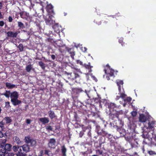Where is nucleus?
<instances>
[{
    "instance_id": "f257e3e1",
    "label": "nucleus",
    "mask_w": 156,
    "mask_h": 156,
    "mask_svg": "<svg viewBox=\"0 0 156 156\" xmlns=\"http://www.w3.org/2000/svg\"><path fill=\"white\" fill-rule=\"evenodd\" d=\"M24 140L26 144L20 146L21 149L19 153L17 154V156H25V154L30 151V146L34 147L37 145L36 140L31 138L29 136H25Z\"/></svg>"
},
{
    "instance_id": "f03ea898",
    "label": "nucleus",
    "mask_w": 156,
    "mask_h": 156,
    "mask_svg": "<svg viewBox=\"0 0 156 156\" xmlns=\"http://www.w3.org/2000/svg\"><path fill=\"white\" fill-rule=\"evenodd\" d=\"M12 149V145L10 144H6L4 148L0 150V156H6L7 151H10Z\"/></svg>"
},
{
    "instance_id": "7ed1b4c3",
    "label": "nucleus",
    "mask_w": 156,
    "mask_h": 156,
    "mask_svg": "<svg viewBox=\"0 0 156 156\" xmlns=\"http://www.w3.org/2000/svg\"><path fill=\"white\" fill-rule=\"evenodd\" d=\"M68 75L70 76V81H73V83H69V84L70 85H73L74 83L76 82V79L80 77L79 75L75 71H73V73H69V74H67Z\"/></svg>"
},
{
    "instance_id": "20e7f679",
    "label": "nucleus",
    "mask_w": 156,
    "mask_h": 156,
    "mask_svg": "<svg viewBox=\"0 0 156 156\" xmlns=\"http://www.w3.org/2000/svg\"><path fill=\"white\" fill-rule=\"evenodd\" d=\"M104 71L105 72V74L106 75V78L107 80H110V77H114V70L112 69H106L105 68L104 69Z\"/></svg>"
},
{
    "instance_id": "39448f33",
    "label": "nucleus",
    "mask_w": 156,
    "mask_h": 156,
    "mask_svg": "<svg viewBox=\"0 0 156 156\" xmlns=\"http://www.w3.org/2000/svg\"><path fill=\"white\" fill-rule=\"evenodd\" d=\"M53 17V15H49L46 16L45 18V21L47 25L50 26L55 23V21L52 19Z\"/></svg>"
},
{
    "instance_id": "423d86ee",
    "label": "nucleus",
    "mask_w": 156,
    "mask_h": 156,
    "mask_svg": "<svg viewBox=\"0 0 156 156\" xmlns=\"http://www.w3.org/2000/svg\"><path fill=\"white\" fill-rule=\"evenodd\" d=\"M5 123L3 120H2L0 122V138L4 136L5 135H6L5 133L4 134L3 133V131L5 129Z\"/></svg>"
},
{
    "instance_id": "0eeeda50",
    "label": "nucleus",
    "mask_w": 156,
    "mask_h": 156,
    "mask_svg": "<svg viewBox=\"0 0 156 156\" xmlns=\"http://www.w3.org/2000/svg\"><path fill=\"white\" fill-rule=\"evenodd\" d=\"M114 124L115 126L117 129L119 128L122 127L124 125V122L121 119L119 118L114 122Z\"/></svg>"
},
{
    "instance_id": "6e6552de",
    "label": "nucleus",
    "mask_w": 156,
    "mask_h": 156,
    "mask_svg": "<svg viewBox=\"0 0 156 156\" xmlns=\"http://www.w3.org/2000/svg\"><path fill=\"white\" fill-rule=\"evenodd\" d=\"M53 8V7L51 4H48L47 5L46 11L49 15H53L55 14Z\"/></svg>"
},
{
    "instance_id": "1a4fd4ad",
    "label": "nucleus",
    "mask_w": 156,
    "mask_h": 156,
    "mask_svg": "<svg viewBox=\"0 0 156 156\" xmlns=\"http://www.w3.org/2000/svg\"><path fill=\"white\" fill-rule=\"evenodd\" d=\"M119 112H116L115 113H111L109 115L110 119L114 120V121H115L119 118Z\"/></svg>"
},
{
    "instance_id": "9d476101",
    "label": "nucleus",
    "mask_w": 156,
    "mask_h": 156,
    "mask_svg": "<svg viewBox=\"0 0 156 156\" xmlns=\"http://www.w3.org/2000/svg\"><path fill=\"white\" fill-rule=\"evenodd\" d=\"M118 94L119 95L117 96L115 98V99L116 100H119L120 98H121L123 99H124L126 96V95L125 94V92L124 89H123L122 91H120V92H119Z\"/></svg>"
},
{
    "instance_id": "9b49d317",
    "label": "nucleus",
    "mask_w": 156,
    "mask_h": 156,
    "mask_svg": "<svg viewBox=\"0 0 156 156\" xmlns=\"http://www.w3.org/2000/svg\"><path fill=\"white\" fill-rule=\"evenodd\" d=\"M116 84L118 87V90L119 92H120V91H122L123 90V82L122 80H118L116 81Z\"/></svg>"
},
{
    "instance_id": "f8f14e48",
    "label": "nucleus",
    "mask_w": 156,
    "mask_h": 156,
    "mask_svg": "<svg viewBox=\"0 0 156 156\" xmlns=\"http://www.w3.org/2000/svg\"><path fill=\"white\" fill-rule=\"evenodd\" d=\"M108 108L110 112L113 111V109L115 108H117V106L114 103L110 102L108 103L107 104Z\"/></svg>"
},
{
    "instance_id": "ddd939ff",
    "label": "nucleus",
    "mask_w": 156,
    "mask_h": 156,
    "mask_svg": "<svg viewBox=\"0 0 156 156\" xmlns=\"http://www.w3.org/2000/svg\"><path fill=\"white\" fill-rule=\"evenodd\" d=\"M73 94L75 95L76 97H77L79 94L80 92L83 91L82 89L80 88H75L73 89Z\"/></svg>"
},
{
    "instance_id": "4468645a",
    "label": "nucleus",
    "mask_w": 156,
    "mask_h": 156,
    "mask_svg": "<svg viewBox=\"0 0 156 156\" xmlns=\"http://www.w3.org/2000/svg\"><path fill=\"white\" fill-rule=\"evenodd\" d=\"M55 139L54 138L50 139L48 144V147L50 148H55Z\"/></svg>"
},
{
    "instance_id": "2eb2a0df",
    "label": "nucleus",
    "mask_w": 156,
    "mask_h": 156,
    "mask_svg": "<svg viewBox=\"0 0 156 156\" xmlns=\"http://www.w3.org/2000/svg\"><path fill=\"white\" fill-rule=\"evenodd\" d=\"M83 67H84L86 69H88L89 73H91L92 71L91 68H93V66H91L90 63V62H88L87 64L86 63L84 64Z\"/></svg>"
},
{
    "instance_id": "dca6fc26",
    "label": "nucleus",
    "mask_w": 156,
    "mask_h": 156,
    "mask_svg": "<svg viewBox=\"0 0 156 156\" xmlns=\"http://www.w3.org/2000/svg\"><path fill=\"white\" fill-rule=\"evenodd\" d=\"M11 99H16L19 97V94L16 91H14L11 93L10 96Z\"/></svg>"
},
{
    "instance_id": "f3484780",
    "label": "nucleus",
    "mask_w": 156,
    "mask_h": 156,
    "mask_svg": "<svg viewBox=\"0 0 156 156\" xmlns=\"http://www.w3.org/2000/svg\"><path fill=\"white\" fill-rule=\"evenodd\" d=\"M11 101L12 105L15 106L20 104L22 102L21 101L18 100V98L16 99H11Z\"/></svg>"
},
{
    "instance_id": "a211bd4d",
    "label": "nucleus",
    "mask_w": 156,
    "mask_h": 156,
    "mask_svg": "<svg viewBox=\"0 0 156 156\" xmlns=\"http://www.w3.org/2000/svg\"><path fill=\"white\" fill-rule=\"evenodd\" d=\"M18 33L16 31L14 33L12 31H9L7 33V35L8 37H16L18 35Z\"/></svg>"
},
{
    "instance_id": "6ab92c4d",
    "label": "nucleus",
    "mask_w": 156,
    "mask_h": 156,
    "mask_svg": "<svg viewBox=\"0 0 156 156\" xmlns=\"http://www.w3.org/2000/svg\"><path fill=\"white\" fill-rule=\"evenodd\" d=\"M39 120L43 124H45L48 123L49 122V120L48 118L44 117L39 119Z\"/></svg>"
},
{
    "instance_id": "aec40b11",
    "label": "nucleus",
    "mask_w": 156,
    "mask_h": 156,
    "mask_svg": "<svg viewBox=\"0 0 156 156\" xmlns=\"http://www.w3.org/2000/svg\"><path fill=\"white\" fill-rule=\"evenodd\" d=\"M66 50L69 53L71 57L72 58H73L75 54V52L73 51V49L72 48H70L66 47Z\"/></svg>"
},
{
    "instance_id": "412c9836",
    "label": "nucleus",
    "mask_w": 156,
    "mask_h": 156,
    "mask_svg": "<svg viewBox=\"0 0 156 156\" xmlns=\"http://www.w3.org/2000/svg\"><path fill=\"white\" fill-rule=\"evenodd\" d=\"M117 130L119 132L121 136H123L126 134V131L125 129L122 128V127L119 128L117 129Z\"/></svg>"
},
{
    "instance_id": "4be33fe9",
    "label": "nucleus",
    "mask_w": 156,
    "mask_h": 156,
    "mask_svg": "<svg viewBox=\"0 0 156 156\" xmlns=\"http://www.w3.org/2000/svg\"><path fill=\"white\" fill-rule=\"evenodd\" d=\"M48 116L51 119H52L54 118H55L57 116L55 115V114L54 111L52 110H50L48 112Z\"/></svg>"
},
{
    "instance_id": "5701e85b",
    "label": "nucleus",
    "mask_w": 156,
    "mask_h": 156,
    "mask_svg": "<svg viewBox=\"0 0 156 156\" xmlns=\"http://www.w3.org/2000/svg\"><path fill=\"white\" fill-rule=\"evenodd\" d=\"M146 118L143 114L140 115L139 117V121L141 122H144L146 121Z\"/></svg>"
},
{
    "instance_id": "b1692460",
    "label": "nucleus",
    "mask_w": 156,
    "mask_h": 156,
    "mask_svg": "<svg viewBox=\"0 0 156 156\" xmlns=\"http://www.w3.org/2000/svg\"><path fill=\"white\" fill-rule=\"evenodd\" d=\"M115 18V16L114 15L107 16L105 18V20L104 21V23H107L108 22V21H112V19Z\"/></svg>"
},
{
    "instance_id": "393cba45",
    "label": "nucleus",
    "mask_w": 156,
    "mask_h": 156,
    "mask_svg": "<svg viewBox=\"0 0 156 156\" xmlns=\"http://www.w3.org/2000/svg\"><path fill=\"white\" fill-rule=\"evenodd\" d=\"M82 128V129L83 131L84 132H85L86 131L87 132L88 131L90 130L91 129V127L90 126L88 125L87 126H85L84 125H81Z\"/></svg>"
},
{
    "instance_id": "a878e982",
    "label": "nucleus",
    "mask_w": 156,
    "mask_h": 156,
    "mask_svg": "<svg viewBox=\"0 0 156 156\" xmlns=\"http://www.w3.org/2000/svg\"><path fill=\"white\" fill-rule=\"evenodd\" d=\"M20 14L21 18L23 19H27L28 17L27 13L25 12H21L20 13Z\"/></svg>"
},
{
    "instance_id": "bb28decb",
    "label": "nucleus",
    "mask_w": 156,
    "mask_h": 156,
    "mask_svg": "<svg viewBox=\"0 0 156 156\" xmlns=\"http://www.w3.org/2000/svg\"><path fill=\"white\" fill-rule=\"evenodd\" d=\"M61 148V152L62 154V156H66V152L67 149L65 145L62 146Z\"/></svg>"
},
{
    "instance_id": "cd10ccee",
    "label": "nucleus",
    "mask_w": 156,
    "mask_h": 156,
    "mask_svg": "<svg viewBox=\"0 0 156 156\" xmlns=\"http://www.w3.org/2000/svg\"><path fill=\"white\" fill-rule=\"evenodd\" d=\"M21 149L20 146H13L12 148L13 151L17 153V154H18L20 152V149Z\"/></svg>"
},
{
    "instance_id": "c85d7f7f",
    "label": "nucleus",
    "mask_w": 156,
    "mask_h": 156,
    "mask_svg": "<svg viewBox=\"0 0 156 156\" xmlns=\"http://www.w3.org/2000/svg\"><path fill=\"white\" fill-rule=\"evenodd\" d=\"M155 123V121H151L149 122L148 123V128L150 129H152L154 128Z\"/></svg>"
},
{
    "instance_id": "c756f323",
    "label": "nucleus",
    "mask_w": 156,
    "mask_h": 156,
    "mask_svg": "<svg viewBox=\"0 0 156 156\" xmlns=\"http://www.w3.org/2000/svg\"><path fill=\"white\" fill-rule=\"evenodd\" d=\"M3 120V121H5V124H8L12 122V119H11V118L9 117H5L2 120Z\"/></svg>"
},
{
    "instance_id": "7c9ffc66",
    "label": "nucleus",
    "mask_w": 156,
    "mask_h": 156,
    "mask_svg": "<svg viewBox=\"0 0 156 156\" xmlns=\"http://www.w3.org/2000/svg\"><path fill=\"white\" fill-rule=\"evenodd\" d=\"M99 135L107 137H109L111 136V134H108L107 132L104 131V130L101 132H100Z\"/></svg>"
},
{
    "instance_id": "2f4dec72",
    "label": "nucleus",
    "mask_w": 156,
    "mask_h": 156,
    "mask_svg": "<svg viewBox=\"0 0 156 156\" xmlns=\"http://www.w3.org/2000/svg\"><path fill=\"white\" fill-rule=\"evenodd\" d=\"M5 86L8 89H12L15 87V85L12 84L10 83L6 82L5 83Z\"/></svg>"
},
{
    "instance_id": "473e14b6",
    "label": "nucleus",
    "mask_w": 156,
    "mask_h": 156,
    "mask_svg": "<svg viewBox=\"0 0 156 156\" xmlns=\"http://www.w3.org/2000/svg\"><path fill=\"white\" fill-rule=\"evenodd\" d=\"M18 27L20 29H23L25 28L23 23L21 22L17 21Z\"/></svg>"
},
{
    "instance_id": "72a5a7b5",
    "label": "nucleus",
    "mask_w": 156,
    "mask_h": 156,
    "mask_svg": "<svg viewBox=\"0 0 156 156\" xmlns=\"http://www.w3.org/2000/svg\"><path fill=\"white\" fill-rule=\"evenodd\" d=\"M13 139L14 142H16L18 144H19L21 143V141L18 137L17 136H15L13 137Z\"/></svg>"
},
{
    "instance_id": "f704fd0d",
    "label": "nucleus",
    "mask_w": 156,
    "mask_h": 156,
    "mask_svg": "<svg viewBox=\"0 0 156 156\" xmlns=\"http://www.w3.org/2000/svg\"><path fill=\"white\" fill-rule=\"evenodd\" d=\"M151 143L152 144L156 146V135H155L151 138Z\"/></svg>"
},
{
    "instance_id": "c9c22d12",
    "label": "nucleus",
    "mask_w": 156,
    "mask_h": 156,
    "mask_svg": "<svg viewBox=\"0 0 156 156\" xmlns=\"http://www.w3.org/2000/svg\"><path fill=\"white\" fill-rule=\"evenodd\" d=\"M11 93L10 91L6 90L5 92L2 94L4 95L6 97L9 98L11 95Z\"/></svg>"
},
{
    "instance_id": "e433bc0d",
    "label": "nucleus",
    "mask_w": 156,
    "mask_h": 156,
    "mask_svg": "<svg viewBox=\"0 0 156 156\" xmlns=\"http://www.w3.org/2000/svg\"><path fill=\"white\" fill-rule=\"evenodd\" d=\"M7 141L5 139L3 140V141L0 144V147L2 148H4L6 144V142Z\"/></svg>"
},
{
    "instance_id": "4c0bfd02",
    "label": "nucleus",
    "mask_w": 156,
    "mask_h": 156,
    "mask_svg": "<svg viewBox=\"0 0 156 156\" xmlns=\"http://www.w3.org/2000/svg\"><path fill=\"white\" fill-rule=\"evenodd\" d=\"M32 69V67L31 65H27L26 68V70L27 72H29Z\"/></svg>"
},
{
    "instance_id": "58836bf2",
    "label": "nucleus",
    "mask_w": 156,
    "mask_h": 156,
    "mask_svg": "<svg viewBox=\"0 0 156 156\" xmlns=\"http://www.w3.org/2000/svg\"><path fill=\"white\" fill-rule=\"evenodd\" d=\"M38 64L43 69H44L45 68V65L44 62L42 61L39 62Z\"/></svg>"
},
{
    "instance_id": "ea45409f",
    "label": "nucleus",
    "mask_w": 156,
    "mask_h": 156,
    "mask_svg": "<svg viewBox=\"0 0 156 156\" xmlns=\"http://www.w3.org/2000/svg\"><path fill=\"white\" fill-rule=\"evenodd\" d=\"M18 48L20 52H22L23 50L24 47L22 44H20L18 46Z\"/></svg>"
},
{
    "instance_id": "a19ab883",
    "label": "nucleus",
    "mask_w": 156,
    "mask_h": 156,
    "mask_svg": "<svg viewBox=\"0 0 156 156\" xmlns=\"http://www.w3.org/2000/svg\"><path fill=\"white\" fill-rule=\"evenodd\" d=\"M74 117L75 119V120L76 121H78L79 120L80 118L78 117L76 113L74 112Z\"/></svg>"
},
{
    "instance_id": "79ce46f5",
    "label": "nucleus",
    "mask_w": 156,
    "mask_h": 156,
    "mask_svg": "<svg viewBox=\"0 0 156 156\" xmlns=\"http://www.w3.org/2000/svg\"><path fill=\"white\" fill-rule=\"evenodd\" d=\"M147 153L150 155L153 156H156V153L155 151H147Z\"/></svg>"
},
{
    "instance_id": "37998d69",
    "label": "nucleus",
    "mask_w": 156,
    "mask_h": 156,
    "mask_svg": "<svg viewBox=\"0 0 156 156\" xmlns=\"http://www.w3.org/2000/svg\"><path fill=\"white\" fill-rule=\"evenodd\" d=\"M125 102H129L132 100V98L130 97H127L126 99H124Z\"/></svg>"
},
{
    "instance_id": "c03bdc74",
    "label": "nucleus",
    "mask_w": 156,
    "mask_h": 156,
    "mask_svg": "<svg viewBox=\"0 0 156 156\" xmlns=\"http://www.w3.org/2000/svg\"><path fill=\"white\" fill-rule=\"evenodd\" d=\"M46 129L47 130H48V131H52L53 129L52 126H46Z\"/></svg>"
},
{
    "instance_id": "a18cd8bd",
    "label": "nucleus",
    "mask_w": 156,
    "mask_h": 156,
    "mask_svg": "<svg viewBox=\"0 0 156 156\" xmlns=\"http://www.w3.org/2000/svg\"><path fill=\"white\" fill-rule=\"evenodd\" d=\"M74 126V127L76 129L80 128L82 127L81 125H79V124L77 123H75Z\"/></svg>"
},
{
    "instance_id": "49530a36",
    "label": "nucleus",
    "mask_w": 156,
    "mask_h": 156,
    "mask_svg": "<svg viewBox=\"0 0 156 156\" xmlns=\"http://www.w3.org/2000/svg\"><path fill=\"white\" fill-rule=\"evenodd\" d=\"M101 128L100 126H96V129L97 130V133L99 135L100 132V130H101Z\"/></svg>"
},
{
    "instance_id": "de8ad7c7",
    "label": "nucleus",
    "mask_w": 156,
    "mask_h": 156,
    "mask_svg": "<svg viewBox=\"0 0 156 156\" xmlns=\"http://www.w3.org/2000/svg\"><path fill=\"white\" fill-rule=\"evenodd\" d=\"M131 115L133 117H135L137 115V112L136 111H133L131 112Z\"/></svg>"
},
{
    "instance_id": "09e8293b",
    "label": "nucleus",
    "mask_w": 156,
    "mask_h": 156,
    "mask_svg": "<svg viewBox=\"0 0 156 156\" xmlns=\"http://www.w3.org/2000/svg\"><path fill=\"white\" fill-rule=\"evenodd\" d=\"M91 115L93 116H95L96 118L99 117L100 116L97 113L93 112Z\"/></svg>"
},
{
    "instance_id": "8fccbe9b",
    "label": "nucleus",
    "mask_w": 156,
    "mask_h": 156,
    "mask_svg": "<svg viewBox=\"0 0 156 156\" xmlns=\"http://www.w3.org/2000/svg\"><path fill=\"white\" fill-rule=\"evenodd\" d=\"M76 62L77 64H79L80 65H81L82 66H83V62L82 61H80V60H76Z\"/></svg>"
},
{
    "instance_id": "3c124183",
    "label": "nucleus",
    "mask_w": 156,
    "mask_h": 156,
    "mask_svg": "<svg viewBox=\"0 0 156 156\" xmlns=\"http://www.w3.org/2000/svg\"><path fill=\"white\" fill-rule=\"evenodd\" d=\"M94 101L96 102H99L100 104L101 103V101L100 100V98H96L95 99Z\"/></svg>"
},
{
    "instance_id": "603ef678",
    "label": "nucleus",
    "mask_w": 156,
    "mask_h": 156,
    "mask_svg": "<svg viewBox=\"0 0 156 156\" xmlns=\"http://www.w3.org/2000/svg\"><path fill=\"white\" fill-rule=\"evenodd\" d=\"M59 41H57L55 44L58 47H61L62 46V45L60 43H59Z\"/></svg>"
},
{
    "instance_id": "864d4df0",
    "label": "nucleus",
    "mask_w": 156,
    "mask_h": 156,
    "mask_svg": "<svg viewBox=\"0 0 156 156\" xmlns=\"http://www.w3.org/2000/svg\"><path fill=\"white\" fill-rule=\"evenodd\" d=\"M32 121V120L30 119H27L26 120V122L27 124H30L31 123Z\"/></svg>"
},
{
    "instance_id": "5fc2aeb1",
    "label": "nucleus",
    "mask_w": 156,
    "mask_h": 156,
    "mask_svg": "<svg viewBox=\"0 0 156 156\" xmlns=\"http://www.w3.org/2000/svg\"><path fill=\"white\" fill-rule=\"evenodd\" d=\"M50 152V151L49 150H45L44 151V154L45 155H48V156H49V152Z\"/></svg>"
},
{
    "instance_id": "6e6d98bb",
    "label": "nucleus",
    "mask_w": 156,
    "mask_h": 156,
    "mask_svg": "<svg viewBox=\"0 0 156 156\" xmlns=\"http://www.w3.org/2000/svg\"><path fill=\"white\" fill-rule=\"evenodd\" d=\"M7 154H6V156H14V154H13L12 153H10V152H9V153L7 152Z\"/></svg>"
},
{
    "instance_id": "4d7b16f0",
    "label": "nucleus",
    "mask_w": 156,
    "mask_h": 156,
    "mask_svg": "<svg viewBox=\"0 0 156 156\" xmlns=\"http://www.w3.org/2000/svg\"><path fill=\"white\" fill-rule=\"evenodd\" d=\"M67 74H69V73H67V72H66L65 73V75L67 78H68V79H69V82H70V76H68Z\"/></svg>"
},
{
    "instance_id": "13d9d810",
    "label": "nucleus",
    "mask_w": 156,
    "mask_h": 156,
    "mask_svg": "<svg viewBox=\"0 0 156 156\" xmlns=\"http://www.w3.org/2000/svg\"><path fill=\"white\" fill-rule=\"evenodd\" d=\"M91 129H90V130L88 131H87L88 136L90 137H91Z\"/></svg>"
},
{
    "instance_id": "bf43d9fd",
    "label": "nucleus",
    "mask_w": 156,
    "mask_h": 156,
    "mask_svg": "<svg viewBox=\"0 0 156 156\" xmlns=\"http://www.w3.org/2000/svg\"><path fill=\"white\" fill-rule=\"evenodd\" d=\"M48 41L52 43L54 42V40L50 38H48L47 39Z\"/></svg>"
},
{
    "instance_id": "052dcab7",
    "label": "nucleus",
    "mask_w": 156,
    "mask_h": 156,
    "mask_svg": "<svg viewBox=\"0 0 156 156\" xmlns=\"http://www.w3.org/2000/svg\"><path fill=\"white\" fill-rule=\"evenodd\" d=\"M44 154V151L41 150L40 151V154L38 155V156H43Z\"/></svg>"
},
{
    "instance_id": "680f3d73",
    "label": "nucleus",
    "mask_w": 156,
    "mask_h": 156,
    "mask_svg": "<svg viewBox=\"0 0 156 156\" xmlns=\"http://www.w3.org/2000/svg\"><path fill=\"white\" fill-rule=\"evenodd\" d=\"M91 77L92 78V79L95 82H97L98 81L97 79L94 76L92 75L91 76Z\"/></svg>"
},
{
    "instance_id": "e2e57ef3",
    "label": "nucleus",
    "mask_w": 156,
    "mask_h": 156,
    "mask_svg": "<svg viewBox=\"0 0 156 156\" xmlns=\"http://www.w3.org/2000/svg\"><path fill=\"white\" fill-rule=\"evenodd\" d=\"M84 134V132L83 131H81L79 133L80 137H81Z\"/></svg>"
},
{
    "instance_id": "0e129e2a",
    "label": "nucleus",
    "mask_w": 156,
    "mask_h": 156,
    "mask_svg": "<svg viewBox=\"0 0 156 156\" xmlns=\"http://www.w3.org/2000/svg\"><path fill=\"white\" fill-rule=\"evenodd\" d=\"M12 18L11 16H9L8 18V20L9 22H11L12 21Z\"/></svg>"
},
{
    "instance_id": "69168bd1",
    "label": "nucleus",
    "mask_w": 156,
    "mask_h": 156,
    "mask_svg": "<svg viewBox=\"0 0 156 156\" xmlns=\"http://www.w3.org/2000/svg\"><path fill=\"white\" fill-rule=\"evenodd\" d=\"M97 152L99 154H102L103 153V151H102L100 150H98L97 151Z\"/></svg>"
},
{
    "instance_id": "338daca9",
    "label": "nucleus",
    "mask_w": 156,
    "mask_h": 156,
    "mask_svg": "<svg viewBox=\"0 0 156 156\" xmlns=\"http://www.w3.org/2000/svg\"><path fill=\"white\" fill-rule=\"evenodd\" d=\"M4 22L3 21H0V26L3 27L4 25Z\"/></svg>"
},
{
    "instance_id": "774afa93",
    "label": "nucleus",
    "mask_w": 156,
    "mask_h": 156,
    "mask_svg": "<svg viewBox=\"0 0 156 156\" xmlns=\"http://www.w3.org/2000/svg\"><path fill=\"white\" fill-rule=\"evenodd\" d=\"M6 106H7L8 108L10 107V103L9 102H6Z\"/></svg>"
}]
</instances>
